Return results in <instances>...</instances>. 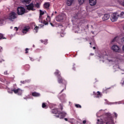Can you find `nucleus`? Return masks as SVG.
<instances>
[{"mask_svg":"<svg viewBox=\"0 0 124 124\" xmlns=\"http://www.w3.org/2000/svg\"><path fill=\"white\" fill-rule=\"evenodd\" d=\"M106 124H115L114 123V119L110 113H107L106 114Z\"/></svg>","mask_w":124,"mask_h":124,"instance_id":"f257e3e1","label":"nucleus"},{"mask_svg":"<svg viewBox=\"0 0 124 124\" xmlns=\"http://www.w3.org/2000/svg\"><path fill=\"white\" fill-rule=\"evenodd\" d=\"M57 81L59 84H61L62 85H64L65 86V88H66L67 82L64 78H62L61 75L57 76Z\"/></svg>","mask_w":124,"mask_h":124,"instance_id":"f03ea898","label":"nucleus"},{"mask_svg":"<svg viewBox=\"0 0 124 124\" xmlns=\"http://www.w3.org/2000/svg\"><path fill=\"white\" fill-rule=\"evenodd\" d=\"M17 18V14L16 13L14 12H12L10 13L8 19L9 20H10V21H12L13 20H15V19H16Z\"/></svg>","mask_w":124,"mask_h":124,"instance_id":"7ed1b4c3","label":"nucleus"},{"mask_svg":"<svg viewBox=\"0 0 124 124\" xmlns=\"http://www.w3.org/2000/svg\"><path fill=\"white\" fill-rule=\"evenodd\" d=\"M26 13V9L23 7H18L17 8L18 15H23Z\"/></svg>","mask_w":124,"mask_h":124,"instance_id":"20e7f679","label":"nucleus"},{"mask_svg":"<svg viewBox=\"0 0 124 124\" xmlns=\"http://www.w3.org/2000/svg\"><path fill=\"white\" fill-rule=\"evenodd\" d=\"M111 49L113 52H115L116 53H121L122 52V49L120 48L119 46L116 45L112 46Z\"/></svg>","mask_w":124,"mask_h":124,"instance_id":"39448f33","label":"nucleus"},{"mask_svg":"<svg viewBox=\"0 0 124 124\" xmlns=\"http://www.w3.org/2000/svg\"><path fill=\"white\" fill-rule=\"evenodd\" d=\"M119 15L117 13H114L111 15L110 20L112 22H116L118 20Z\"/></svg>","mask_w":124,"mask_h":124,"instance_id":"423d86ee","label":"nucleus"},{"mask_svg":"<svg viewBox=\"0 0 124 124\" xmlns=\"http://www.w3.org/2000/svg\"><path fill=\"white\" fill-rule=\"evenodd\" d=\"M26 7H27V10H29V11H34L35 10V9L34 8V5L33 3H31L29 5H26Z\"/></svg>","mask_w":124,"mask_h":124,"instance_id":"0eeeda50","label":"nucleus"},{"mask_svg":"<svg viewBox=\"0 0 124 124\" xmlns=\"http://www.w3.org/2000/svg\"><path fill=\"white\" fill-rule=\"evenodd\" d=\"M12 92H14L15 93H18V95H21L23 93L20 88H18L17 89H14L12 90Z\"/></svg>","mask_w":124,"mask_h":124,"instance_id":"6e6552de","label":"nucleus"},{"mask_svg":"<svg viewBox=\"0 0 124 124\" xmlns=\"http://www.w3.org/2000/svg\"><path fill=\"white\" fill-rule=\"evenodd\" d=\"M51 112L52 114H55V115L61 114V111H59V109L57 108H52Z\"/></svg>","mask_w":124,"mask_h":124,"instance_id":"1a4fd4ad","label":"nucleus"},{"mask_svg":"<svg viewBox=\"0 0 124 124\" xmlns=\"http://www.w3.org/2000/svg\"><path fill=\"white\" fill-rule=\"evenodd\" d=\"M63 20V16L62 15H59L56 18V20L57 22H61V21H62Z\"/></svg>","mask_w":124,"mask_h":124,"instance_id":"9d476101","label":"nucleus"},{"mask_svg":"<svg viewBox=\"0 0 124 124\" xmlns=\"http://www.w3.org/2000/svg\"><path fill=\"white\" fill-rule=\"evenodd\" d=\"M110 18V15L108 14H106L104 15L103 17H102L103 21H106L108 20Z\"/></svg>","mask_w":124,"mask_h":124,"instance_id":"9b49d317","label":"nucleus"},{"mask_svg":"<svg viewBox=\"0 0 124 124\" xmlns=\"http://www.w3.org/2000/svg\"><path fill=\"white\" fill-rule=\"evenodd\" d=\"M89 3L91 6H93L96 4V0H89Z\"/></svg>","mask_w":124,"mask_h":124,"instance_id":"f8f14e48","label":"nucleus"},{"mask_svg":"<svg viewBox=\"0 0 124 124\" xmlns=\"http://www.w3.org/2000/svg\"><path fill=\"white\" fill-rule=\"evenodd\" d=\"M59 115H61L60 119H63V118H64V117L66 116V113L63 111H62V112L60 111V114Z\"/></svg>","mask_w":124,"mask_h":124,"instance_id":"ddd939ff","label":"nucleus"},{"mask_svg":"<svg viewBox=\"0 0 124 124\" xmlns=\"http://www.w3.org/2000/svg\"><path fill=\"white\" fill-rule=\"evenodd\" d=\"M44 8H46V9H49L50 7V3L49 2H46L44 4Z\"/></svg>","mask_w":124,"mask_h":124,"instance_id":"4468645a","label":"nucleus"},{"mask_svg":"<svg viewBox=\"0 0 124 124\" xmlns=\"http://www.w3.org/2000/svg\"><path fill=\"white\" fill-rule=\"evenodd\" d=\"M74 1V0H67V5L68 6H70V5H72V3H73Z\"/></svg>","mask_w":124,"mask_h":124,"instance_id":"2eb2a0df","label":"nucleus"},{"mask_svg":"<svg viewBox=\"0 0 124 124\" xmlns=\"http://www.w3.org/2000/svg\"><path fill=\"white\" fill-rule=\"evenodd\" d=\"M32 96H34L35 97H38L40 96V93L36 92H34L32 93Z\"/></svg>","mask_w":124,"mask_h":124,"instance_id":"dca6fc26","label":"nucleus"},{"mask_svg":"<svg viewBox=\"0 0 124 124\" xmlns=\"http://www.w3.org/2000/svg\"><path fill=\"white\" fill-rule=\"evenodd\" d=\"M42 15H44V12H43L41 10H40L39 20H41V18H42Z\"/></svg>","mask_w":124,"mask_h":124,"instance_id":"f3484780","label":"nucleus"},{"mask_svg":"<svg viewBox=\"0 0 124 124\" xmlns=\"http://www.w3.org/2000/svg\"><path fill=\"white\" fill-rule=\"evenodd\" d=\"M109 90H110V88H104L103 89V93H109Z\"/></svg>","mask_w":124,"mask_h":124,"instance_id":"a211bd4d","label":"nucleus"},{"mask_svg":"<svg viewBox=\"0 0 124 124\" xmlns=\"http://www.w3.org/2000/svg\"><path fill=\"white\" fill-rule=\"evenodd\" d=\"M29 31V29H28L27 27H24V29L22 30V32L23 33H27V32Z\"/></svg>","mask_w":124,"mask_h":124,"instance_id":"6ab92c4d","label":"nucleus"},{"mask_svg":"<svg viewBox=\"0 0 124 124\" xmlns=\"http://www.w3.org/2000/svg\"><path fill=\"white\" fill-rule=\"evenodd\" d=\"M47 103H43L42 105V108H44V109H47L48 108V107H47Z\"/></svg>","mask_w":124,"mask_h":124,"instance_id":"aec40b11","label":"nucleus"},{"mask_svg":"<svg viewBox=\"0 0 124 124\" xmlns=\"http://www.w3.org/2000/svg\"><path fill=\"white\" fill-rule=\"evenodd\" d=\"M54 74L55 75H56V76H58V75H61V73L60 72V71L56 70L54 73Z\"/></svg>","mask_w":124,"mask_h":124,"instance_id":"412c9836","label":"nucleus"},{"mask_svg":"<svg viewBox=\"0 0 124 124\" xmlns=\"http://www.w3.org/2000/svg\"><path fill=\"white\" fill-rule=\"evenodd\" d=\"M117 39H119V37L116 36L114 37V38L111 41V43H113L114 42H115V41H117Z\"/></svg>","mask_w":124,"mask_h":124,"instance_id":"4be33fe9","label":"nucleus"},{"mask_svg":"<svg viewBox=\"0 0 124 124\" xmlns=\"http://www.w3.org/2000/svg\"><path fill=\"white\" fill-rule=\"evenodd\" d=\"M34 30L35 31V32L37 33V32H38V30H39V27L38 26H35V25H34Z\"/></svg>","mask_w":124,"mask_h":124,"instance_id":"5701e85b","label":"nucleus"},{"mask_svg":"<svg viewBox=\"0 0 124 124\" xmlns=\"http://www.w3.org/2000/svg\"><path fill=\"white\" fill-rule=\"evenodd\" d=\"M103 121L102 120H100L99 119L97 120V124H103Z\"/></svg>","mask_w":124,"mask_h":124,"instance_id":"b1692460","label":"nucleus"},{"mask_svg":"<svg viewBox=\"0 0 124 124\" xmlns=\"http://www.w3.org/2000/svg\"><path fill=\"white\" fill-rule=\"evenodd\" d=\"M85 0H78L79 4H83L85 2Z\"/></svg>","mask_w":124,"mask_h":124,"instance_id":"393cba45","label":"nucleus"},{"mask_svg":"<svg viewBox=\"0 0 124 124\" xmlns=\"http://www.w3.org/2000/svg\"><path fill=\"white\" fill-rule=\"evenodd\" d=\"M31 0H24L23 2H24L26 4H29V3H30V2H31Z\"/></svg>","mask_w":124,"mask_h":124,"instance_id":"a878e982","label":"nucleus"},{"mask_svg":"<svg viewBox=\"0 0 124 124\" xmlns=\"http://www.w3.org/2000/svg\"><path fill=\"white\" fill-rule=\"evenodd\" d=\"M24 68H25V69H26V70H29V69H30L29 65H25L24 66Z\"/></svg>","mask_w":124,"mask_h":124,"instance_id":"bb28decb","label":"nucleus"},{"mask_svg":"<svg viewBox=\"0 0 124 124\" xmlns=\"http://www.w3.org/2000/svg\"><path fill=\"white\" fill-rule=\"evenodd\" d=\"M101 96V93L100 92L98 91L97 92V95L96 96V97H100Z\"/></svg>","mask_w":124,"mask_h":124,"instance_id":"cd10ccee","label":"nucleus"},{"mask_svg":"<svg viewBox=\"0 0 124 124\" xmlns=\"http://www.w3.org/2000/svg\"><path fill=\"white\" fill-rule=\"evenodd\" d=\"M0 39H5V37H3V34L0 33Z\"/></svg>","mask_w":124,"mask_h":124,"instance_id":"c85d7f7f","label":"nucleus"},{"mask_svg":"<svg viewBox=\"0 0 124 124\" xmlns=\"http://www.w3.org/2000/svg\"><path fill=\"white\" fill-rule=\"evenodd\" d=\"M51 20V18H50V16H47V17L46 18V21H47V22H50Z\"/></svg>","mask_w":124,"mask_h":124,"instance_id":"c756f323","label":"nucleus"},{"mask_svg":"<svg viewBox=\"0 0 124 124\" xmlns=\"http://www.w3.org/2000/svg\"><path fill=\"white\" fill-rule=\"evenodd\" d=\"M75 107H76V108H82V106H81V105L79 104H76Z\"/></svg>","mask_w":124,"mask_h":124,"instance_id":"7c9ffc66","label":"nucleus"},{"mask_svg":"<svg viewBox=\"0 0 124 124\" xmlns=\"http://www.w3.org/2000/svg\"><path fill=\"white\" fill-rule=\"evenodd\" d=\"M43 23L44 25H48V21L47 20H44Z\"/></svg>","mask_w":124,"mask_h":124,"instance_id":"2f4dec72","label":"nucleus"},{"mask_svg":"<svg viewBox=\"0 0 124 124\" xmlns=\"http://www.w3.org/2000/svg\"><path fill=\"white\" fill-rule=\"evenodd\" d=\"M35 6H36V7H37V8H39V7H40L39 3H36L35 4Z\"/></svg>","mask_w":124,"mask_h":124,"instance_id":"473e14b6","label":"nucleus"},{"mask_svg":"<svg viewBox=\"0 0 124 124\" xmlns=\"http://www.w3.org/2000/svg\"><path fill=\"white\" fill-rule=\"evenodd\" d=\"M120 16H121V17H124V12H121V13L120 14Z\"/></svg>","mask_w":124,"mask_h":124,"instance_id":"72a5a7b5","label":"nucleus"},{"mask_svg":"<svg viewBox=\"0 0 124 124\" xmlns=\"http://www.w3.org/2000/svg\"><path fill=\"white\" fill-rule=\"evenodd\" d=\"M113 114L115 117V119H117V118H118V114H117L116 112L113 113Z\"/></svg>","mask_w":124,"mask_h":124,"instance_id":"f704fd0d","label":"nucleus"},{"mask_svg":"<svg viewBox=\"0 0 124 124\" xmlns=\"http://www.w3.org/2000/svg\"><path fill=\"white\" fill-rule=\"evenodd\" d=\"M25 51H26L25 54H28V53H29V51H29V48H26L25 49Z\"/></svg>","mask_w":124,"mask_h":124,"instance_id":"c9c22d12","label":"nucleus"},{"mask_svg":"<svg viewBox=\"0 0 124 124\" xmlns=\"http://www.w3.org/2000/svg\"><path fill=\"white\" fill-rule=\"evenodd\" d=\"M121 41L124 44V37L121 39Z\"/></svg>","mask_w":124,"mask_h":124,"instance_id":"e433bc0d","label":"nucleus"},{"mask_svg":"<svg viewBox=\"0 0 124 124\" xmlns=\"http://www.w3.org/2000/svg\"><path fill=\"white\" fill-rule=\"evenodd\" d=\"M86 123H87V121H86V120H84L82 122V124H86Z\"/></svg>","mask_w":124,"mask_h":124,"instance_id":"4c0bfd02","label":"nucleus"},{"mask_svg":"<svg viewBox=\"0 0 124 124\" xmlns=\"http://www.w3.org/2000/svg\"><path fill=\"white\" fill-rule=\"evenodd\" d=\"M2 51V47L0 46V52H1Z\"/></svg>","mask_w":124,"mask_h":124,"instance_id":"58836bf2","label":"nucleus"},{"mask_svg":"<svg viewBox=\"0 0 124 124\" xmlns=\"http://www.w3.org/2000/svg\"><path fill=\"white\" fill-rule=\"evenodd\" d=\"M50 25H51V27H54V24L52 23H50Z\"/></svg>","mask_w":124,"mask_h":124,"instance_id":"ea45409f","label":"nucleus"},{"mask_svg":"<svg viewBox=\"0 0 124 124\" xmlns=\"http://www.w3.org/2000/svg\"><path fill=\"white\" fill-rule=\"evenodd\" d=\"M4 74H6V75H7V74H8V73H7V71H5Z\"/></svg>","mask_w":124,"mask_h":124,"instance_id":"a19ab883","label":"nucleus"},{"mask_svg":"<svg viewBox=\"0 0 124 124\" xmlns=\"http://www.w3.org/2000/svg\"><path fill=\"white\" fill-rule=\"evenodd\" d=\"M93 94L94 95H96V93L95 92H93Z\"/></svg>","mask_w":124,"mask_h":124,"instance_id":"79ce46f5","label":"nucleus"},{"mask_svg":"<svg viewBox=\"0 0 124 124\" xmlns=\"http://www.w3.org/2000/svg\"><path fill=\"white\" fill-rule=\"evenodd\" d=\"M64 120H65L66 122H67V121H68V119H67V118H64Z\"/></svg>","mask_w":124,"mask_h":124,"instance_id":"37998d69","label":"nucleus"},{"mask_svg":"<svg viewBox=\"0 0 124 124\" xmlns=\"http://www.w3.org/2000/svg\"><path fill=\"white\" fill-rule=\"evenodd\" d=\"M53 16H54V13H52L51 14V17H53Z\"/></svg>","mask_w":124,"mask_h":124,"instance_id":"c03bdc74","label":"nucleus"},{"mask_svg":"<svg viewBox=\"0 0 124 124\" xmlns=\"http://www.w3.org/2000/svg\"><path fill=\"white\" fill-rule=\"evenodd\" d=\"M15 29H16V31H18V28H17V27H15Z\"/></svg>","mask_w":124,"mask_h":124,"instance_id":"a18cd8bd","label":"nucleus"},{"mask_svg":"<svg viewBox=\"0 0 124 124\" xmlns=\"http://www.w3.org/2000/svg\"><path fill=\"white\" fill-rule=\"evenodd\" d=\"M95 48H96L95 46H93V50H95Z\"/></svg>","mask_w":124,"mask_h":124,"instance_id":"49530a36","label":"nucleus"},{"mask_svg":"<svg viewBox=\"0 0 124 124\" xmlns=\"http://www.w3.org/2000/svg\"><path fill=\"white\" fill-rule=\"evenodd\" d=\"M57 118H59L60 117V115H56Z\"/></svg>","mask_w":124,"mask_h":124,"instance_id":"de8ad7c7","label":"nucleus"},{"mask_svg":"<svg viewBox=\"0 0 124 124\" xmlns=\"http://www.w3.org/2000/svg\"><path fill=\"white\" fill-rule=\"evenodd\" d=\"M123 50L124 51V46H123Z\"/></svg>","mask_w":124,"mask_h":124,"instance_id":"09e8293b","label":"nucleus"},{"mask_svg":"<svg viewBox=\"0 0 124 124\" xmlns=\"http://www.w3.org/2000/svg\"><path fill=\"white\" fill-rule=\"evenodd\" d=\"M123 6H124V1L123 2Z\"/></svg>","mask_w":124,"mask_h":124,"instance_id":"8fccbe9b","label":"nucleus"},{"mask_svg":"<svg viewBox=\"0 0 124 124\" xmlns=\"http://www.w3.org/2000/svg\"><path fill=\"white\" fill-rule=\"evenodd\" d=\"M87 27L88 28V29H89V25H87Z\"/></svg>","mask_w":124,"mask_h":124,"instance_id":"3c124183","label":"nucleus"},{"mask_svg":"<svg viewBox=\"0 0 124 124\" xmlns=\"http://www.w3.org/2000/svg\"><path fill=\"white\" fill-rule=\"evenodd\" d=\"M54 13H55V14H57V11H55V12H54Z\"/></svg>","mask_w":124,"mask_h":124,"instance_id":"603ef678","label":"nucleus"},{"mask_svg":"<svg viewBox=\"0 0 124 124\" xmlns=\"http://www.w3.org/2000/svg\"><path fill=\"white\" fill-rule=\"evenodd\" d=\"M63 91H64V89H63V90L61 91V93H62V92H63Z\"/></svg>","mask_w":124,"mask_h":124,"instance_id":"864d4df0","label":"nucleus"},{"mask_svg":"<svg viewBox=\"0 0 124 124\" xmlns=\"http://www.w3.org/2000/svg\"><path fill=\"white\" fill-rule=\"evenodd\" d=\"M41 42H42V43H43V40H41Z\"/></svg>","mask_w":124,"mask_h":124,"instance_id":"5fc2aeb1","label":"nucleus"},{"mask_svg":"<svg viewBox=\"0 0 124 124\" xmlns=\"http://www.w3.org/2000/svg\"><path fill=\"white\" fill-rule=\"evenodd\" d=\"M90 45H92V43H90Z\"/></svg>","mask_w":124,"mask_h":124,"instance_id":"6e6d98bb","label":"nucleus"},{"mask_svg":"<svg viewBox=\"0 0 124 124\" xmlns=\"http://www.w3.org/2000/svg\"><path fill=\"white\" fill-rule=\"evenodd\" d=\"M63 108H61V110H62Z\"/></svg>","mask_w":124,"mask_h":124,"instance_id":"4d7b16f0","label":"nucleus"},{"mask_svg":"<svg viewBox=\"0 0 124 124\" xmlns=\"http://www.w3.org/2000/svg\"><path fill=\"white\" fill-rule=\"evenodd\" d=\"M91 27H92V28H93V25H92V26H91Z\"/></svg>","mask_w":124,"mask_h":124,"instance_id":"13d9d810","label":"nucleus"},{"mask_svg":"<svg viewBox=\"0 0 124 124\" xmlns=\"http://www.w3.org/2000/svg\"><path fill=\"white\" fill-rule=\"evenodd\" d=\"M40 59H41V57H40Z\"/></svg>","mask_w":124,"mask_h":124,"instance_id":"bf43d9fd","label":"nucleus"},{"mask_svg":"<svg viewBox=\"0 0 124 124\" xmlns=\"http://www.w3.org/2000/svg\"><path fill=\"white\" fill-rule=\"evenodd\" d=\"M3 62H4V60H3Z\"/></svg>","mask_w":124,"mask_h":124,"instance_id":"052dcab7","label":"nucleus"}]
</instances>
